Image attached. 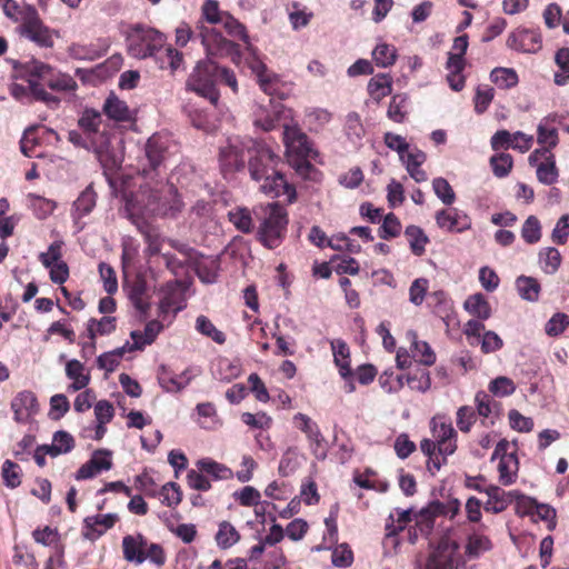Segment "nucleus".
<instances>
[{
  "mask_svg": "<svg viewBox=\"0 0 569 569\" xmlns=\"http://www.w3.org/2000/svg\"><path fill=\"white\" fill-rule=\"evenodd\" d=\"M402 224L399 218L393 213L389 212L382 219V223L378 229V236L383 240H390L400 236Z\"/></svg>",
  "mask_w": 569,
  "mask_h": 569,
  "instance_id": "obj_52",
  "label": "nucleus"
},
{
  "mask_svg": "<svg viewBox=\"0 0 569 569\" xmlns=\"http://www.w3.org/2000/svg\"><path fill=\"white\" fill-rule=\"evenodd\" d=\"M119 521L117 513L96 515L84 518L83 537L94 541L111 529Z\"/></svg>",
  "mask_w": 569,
  "mask_h": 569,
  "instance_id": "obj_19",
  "label": "nucleus"
},
{
  "mask_svg": "<svg viewBox=\"0 0 569 569\" xmlns=\"http://www.w3.org/2000/svg\"><path fill=\"white\" fill-rule=\"evenodd\" d=\"M230 222L241 232L250 233L253 230V218L247 208H238L229 212Z\"/></svg>",
  "mask_w": 569,
  "mask_h": 569,
  "instance_id": "obj_56",
  "label": "nucleus"
},
{
  "mask_svg": "<svg viewBox=\"0 0 569 569\" xmlns=\"http://www.w3.org/2000/svg\"><path fill=\"white\" fill-rule=\"evenodd\" d=\"M223 27L226 32L240 41L246 43L249 42V36L247 32V28L242 24L238 19H236L230 12H227L219 23Z\"/></svg>",
  "mask_w": 569,
  "mask_h": 569,
  "instance_id": "obj_51",
  "label": "nucleus"
},
{
  "mask_svg": "<svg viewBox=\"0 0 569 569\" xmlns=\"http://www.w3.org/2000/svg\"><path fill=\"white\" fill-rule=\"evenodd\" d=\"M397 50L393 46L381 43L372 51V59L378 67L387 68L396 62Z\"/></svg>",
  "mask_w": 569,
  "mask_h": 569,
  "instance_id": "obj_57",
  "label": "nucleus"
},
{
  "mask_svg": "<svg viewBox=\"0 0 569 569\" xmlns=\"http://www.w3.org/2000/svg\"><path fill=\"white\" fill-rule=\"evenodd\" d=\"M507 46L525 53H536L542 47V37L539 30L517 28L507 40Z\"/></svg>",
  "mask_w": 569,
  "mask_h": 569,
  "instance_id": "obj_16",
  "label": "nucleus"
},
{
  "mask_svg": "<svg viewBox=\"0 0 569 569\" xmlns=\"http://www.w3.org/2000/svg\"><path fill=\"white\" fill-rule=\"evenodd\" d=\"M133 483L134 488L147 497H158V483L147 469L134 477Z\"/></svg>",
  "mask_w": 569,
  "mask_h": 569,
  "instance_id": "obj_58",
  "label": "nucleus"
},
{
  "mask_svg": "<svg viewBox=\"0 0 569 569\" xmlns=\"http://www.w3.org/2000/svg\"><path fill=\"white\" fill-rule=\"evenodd\" d=\"M11 409L14 421L27 423L39 411L38 399L30 390L20 391L11 400Z\"/></svg>",
  "mask_w": 569,
  "mask_h": 569,
  "instance_id": "obj_17",
  "label": "nucleus"
},
{
  "mask_svg": "<svg viewBox=\"0 0 569 569\" xmlns=\"http://www.w3.org/2000/svg\"><path fill=\"white\" fill-rule=\"evenodd\" d=\"M468 46L469 42L467 34L459 36L453 40L452 52H449L447 62H449V64L452 66L457 71H463L466 67L463 56L468 49Z\"/></svg>",
  "mask_w": 569,
  "mask_h": 569,
  "instance_id": "obj_41",
  "label": "nucleus"
},
{
  "mask_svg": "<svg viewBox=\"0 0 569 569\" xmlns=\"http://www.w3.org/2000/svg\"><path fill=\"white\" fill-rule=\"evenodd\" d=\"M197 467L199 471L211 476L216 480L230 479L232 477L231 469L211 459L199 460Z\"/></svg>",
  "mask_w": 569,
  "mask_h": 569,
  "instance_id": "obj_50",
  "label": "nucleus"
},
{
  "mask_svg": "<svg viewBox=\"0 0 569 569\" xmlns=\"http://www.w3.org/2000/svg\"><path fill=\"white\" fill-rule=\"evenodd\" d=\"M490 80L500 89H511L519 82L517 72L511 68H495L490 73Z\"/></svg>",
  "mask_w": 569,
  "mask_h": 569,
  "instance_id": "obj_48",
  "label": "nucleus"
},
{
  "mask_svg": "<svg viewBox=\"0 0 569 569\" xmlns=\"http://www.w3.org/2000/svg\"><path fill=\"white\" fill-rule=\"evenodd\" d=\"M331 562L338 568H348L353 563V551L348 543H340L333 548Z\"/></svg>",
  "mask_w": 569,
  "mask_h": 569,
  "instance_id": "obj_64",
  "label": "nucleus"
},
{
  "mask_svg": "<svg viewBox=\"0 0 569 569\" xmlns=\"http://www.w3.org/2000/svg\"><path fill=\"white\" fill-rule=\"evenodd\" d=\"M194 327L200 335L210 338L218 345H223L227 340L224 332L219 330L207 316H198Z\"/></svg>",
  "mask_w": 569,
  "mask_h": 569,
  "instance_id": "obj_43",
  "label": "nucleus"
},
{
  "mask_svg": "<svg viewBox=\"0 0 569 569\" xmlns=\"http://www.w3.org/2000/svg\"><path fill=\"white\" fill-rule=\"evenodd\" d=\"M18 32L21 37L46 49L52 48L54 38L59 37L57 30L44 24L36 7L28 3L24 4L22 22L18 27Z\"/></svg>",
  "mask_w": 569,
  "mask_h": 569,
  "instance_id": "obj_9",
  "label": "nucleus"
},
{
  "mask_svg": "<svg viewBox=\"0 0 569 569\" xmlns=\"http://www.w3.org/2000/svg\"><path fill=\"white\" fill-rule=\"evenodd\" d=\"M163 326L158 320H150L147 322L143 332L132 331L131 338L134 343L131 349H142L147 345H151L158 335L162 331Z\"/></svg>",
  "mask_w": 569,
  "mask_h": 569,
  "instance_id": "obj_35",
  "label": "nucleus"
},
{
  "mask_svg": "<svg viewBox=\"0 0 569 569\" xmlns=\"http://www.w3.org/2000/svg\"><path fill=\"white\" fill-rule=\"evenodd\" d=\"M492 547V541L488 536L473 531L467 537L465 555L468 559H478L485 552L490 551Z\"/></svg>",
  "mask_w": 569,
  "mask_h": 569,
  "instance_id": "obj_30",
  "label": "nucleus"
},
{
  "mask_svg": "<svg viewBox=\"0 0 569 569\" xmlns=\"http://www.w3.org/2000/svg\"><path fill=\"white\" fill-rule=\"evenodd\" d=\"M408 97L407 94H395L389 103L387 117L397 123H402L408 114Z\"/></svg>",
  "mask_w": 569,
  "mask_h": 569,
  "instance_id": "obj_46",
  "label": "nucleus"
},
{
  "mask_svg": "<svg viewBox=\"0 0 569 569\" xmlns=\"http://www.w3.org/2000/svg\"><path fill=\"white\" fill-rule=\"evenodd\" d=\"M252 212L258 222V241L268 249L278 248L287 234L289 223L287 209L279 202H270L253 207Z\"/></svg>",
  "mask_w": 569,
  "mask_h": 569,
  "instance_id": "obj_7",
  "label": "nucleus"
},
{
  "mask_svg": "<svg viewBox=\"0 0 569 569\" xmlns=\"http://www.w3.org/2000/svg\"><path fill=\"white\" fill-rule=\"evenodd\" d=\"M159 383L160 386L167 391V392H179L182 389H184L190 381V378L186 377V373L181 375H172L164 368L160 372L159 377Z\"/></svg>",
  "mask_w": 569,
  "mask_h": 569,
  "instance_id": "obj_45",
  "label": "nucleus"
},
{
  "mask_svg": "<svg viewBox=\"0 0 569 569\" xmlns=\"http://www.w3.org/2000/svg\"><path fill=\"white\" fill-rule=\"evenodd\" d=\"M21 468L17 462L6 460L2 465L1 476L4 486L14 489L21 485Z\"/></svg>",
  "mask_w": 569,
  "mask_h": 569,
  "instance_id": "obj_59",
  "label": "nucleus"
},
{
  "mask_svg": "<svg viewBox=\"0 0 569 569\" xmlns=\"http://www.w3.org/2000/svg\"><path fill=\"white\" fill-rule=\"evenodd\" d=\"M555 62L559 68L555 73V83L565 86L569 82V48H560L555 54Z\"/></svg>",
  "mask_w": 569,
  "mask_h": 569,
  "instance_id": "obj_55",
  "label": "nucleus"
},
{
  "mask_svg": "<svg viewBox=\"0 0 569 569\" xmlns=\"http://www.w3.org/2000/svg\"><path fill=\"white\" fill-rule=\"evenodd\" d=\"M117 328V318L112 316H104L101 319L97 320L94 318H90L87 322V335L90 339L89 342L83 343V351L87 348H90L91 353H94L96 350V338L98 336H108L112 333Z\"/></svg>",
  "mask_w": 569,
  "mask_h": 569,
  "instance_id": "obj_23",
  "label": "nucleus"
},
{
  "mask_svg": "<svg viewBox=\"0 0 569 569\" xmlns=\"http://www.w3.org/2000/svg\"><path fill=\"white\" fill-rule=\"evenodd\" d=\"M196 409L199 417L203 418V420L200 421L202 428L214 429L218 425H220L217 409L212 402L198 403Z\"/></svg>",
  "mask_w": 569,
  "mask_h": 569,
  "instance_id": "obj_60",
  "label": "nucleus"
},
{
  "mask_svg": "<svg viewBox=\"0 0 569 569\" xmlns=\"http://www.w3.org/2000/svg\"><path fill=\"white\" fill-rule=\"evenodd\" d=\"M103 113L117 122H127L133 119L127 102L120 100L114 93H110L102 107Z\"/></svg>",
  "mask_w": 569,
  "mask_h": 569,
  "instance_id": "obj_26",
  "label": "nucleus"
},
{
  "mask_svg": "<svg viewBox=\"0 0 569 569\" xmlns=\"http://www.w3.org/2000/svg\"><path fill=\"white\" fill-rule=\"evenodd\" d=\"M521 237L529 244L537 243L541 239V224L536 216H529L522 224Z\"/></svg>",
  "mask_w": 569,
  "mask_h": 569,
  "instance_id": "obj_63",
  "label": "nucleus"
},
{
  "mask_svg": "<svg viewBox=\"0 0 569 569\" xmlns=\"http://www.w3.org/2000/svg\"><path fill=\"white\" fill-rule=\"evenodd\" d=\"M171 140L167 134L153 133L146 142L144 156L148 161V167L142 168L144 178L153 179L160 176V170L170 154Z\"/></svg>",
  "mask_w": 569,
  "mask_h": 569,
  "instance_id": "obj_10",
  "label": "nucleus"
},
{
  "mask_svg": "<svg viewBox=\"0 0 569 569\" xmlns=\"http://www.w3.org/2000/svg\"><path fill=\"white\" fill-rule=\"evenodd\" d=\"M201 17L197 22V38L206 53L213 57H230L234 60L240 56L239 44L224 38L213 26L219 24L228 11L221 10L217 0H204Z\"/></svg>",
  "mask_w": 569,
  "mask_h": 569,
  "instance_id": "obj_5",
  "label": "nucleus"
},
{
  "mask_svg": "<svg viewBox=\"0 0 569 569\" xmlns=\"http://www.w3.org/2000/svg\"><path fill=\"white\" fill-rule=\"evenodd\" d=\"M436 222L439 228L450 232H462L470 228L467 214H460L457 209L439 210L436 213Z\"/></svg>",
  "mask_w": 569,
  "mask_h": 569,
  "instance_id": "obj_24",
  "label": "nucleus"
},
{
  "mask_svg": "<svg viewBox=\"0 0 569 569\" xmlns=\"http://www.w3.org/2000/svg\"><path fill=\"white\" fill-rule=\"evenodd\" d=\"M392 77L389 73H378L368 82V93L376 101L380 102L383 98L391 94Z\"/></svg>",
  "mask_w": 569,
  "mask_h": 569,
  "instance_id": "obj_31",
  "label": "nucleus"
},
{
  "mask_svg": "<svg viewBox=\"0 0 569 569\" xmlns=\"http://www.w3.org/2000/svg\"><path fill=\"white\" fill-rule=\"evenodd\" d=\"M477 421V413L471 406H461L456 412V423L463 433H469Z\"/></svg>",
  "mask_w": 569,
  "mask_h": 569,
  "instance_id": "obj_62",
  "label": "nucleus"
},
{
  "mask_svg": "<svg viewBox=\"0 0 569 569\" xmlns=\"http://www.w3.org/2000/svg\"><path fill=\"white\" fill-rule=\"evenodd\" d=\"M516 287L519 296L527 301H538L541 286L533 277L520 276L516 280Z\"/></svg>",
  "mask_w": 569,
  "mask_h": 569,
  "instance_id": "obj_40",
  "label": "nucleus"
},
{
  "mask_svg": "<svg viewBox=\"0 0 569 569\" xmlns=\"http://www.w3.org/2000/svg\"><path fill=\"white\" fill-rule=\"evenodd\" d=\"M166 40L162 32L142 24L131 26L126 37L128 53L137 59L158 58Z\"/></svg>",
  "mask_w": 569,
  "mask_h": 569,
  "instance_id": "obj_8",
  "label": "nucleus"
},
{
  "mask_svg": "<svg viewBox=\"0 0 569 569\" xmlns=\"http://www.w3.org/2000/svg\"><path fill=\"white\" fill-rule=\"evenodd\" d=\"M102 122L101 113L92 108H86L78 120V126L88 138L99 132Z\"/></svg>",
  "mask_w": 569,
  "mask_h": 569,
  "instance_id": "obj_42",
  "label": "nucleus"
},
{
  "mask_svg": "<svg viewBox=\"0 0 569 569\" xmlns=\"http://www.w3.org/2000/svg\"><path fill=\"white\" fill-rule=\"evenodd\" d=\"M250 178L259 183V191L270 198L287 197L288 203L297 200V191L282 172V159L262 141L250 140L247 147Z\"/></svg>",
  "mask_w": 569,
  "mask_h": 569,
  "instance_id": "obj_1",
  "label": "nucleus"
},
{
  "mask_svg": "<svg viewBox=\"0 0 569 569\" xmlns=\"http://www.w3.org/2000/svg\"><path fill=\"white\" fill-rule=\"evenodd\" d=\"M405 237L415 256L421 257L425 254L429 238L420 227L416 224L408 226L405 230Z\"/></svg>",
  "mask_w": 569,
  "mask_h": 569,
  "instance_id": "obj_36",
  "label": "nucleus"
},
{
  "mask_svg": "<svg viewBox=\"0 0 569 569\" xmlns=\"http://www.w3.org/2000/svg\"><path fill=\"white\" fill-rule=\"evenodd\" d=\"M465 309L480 320H487L491 316V307L482 293H475L465 301Z\"/></svg>",
  "mask_w": 569,
  "mask_h": 569,
  "instance_id": "obj_39",
  "label": "nucleus"
},
{
  "mask_svg": "<svg viewBox=\"0 0 569 569\" xmlns=\"http://www.w3.org/2000/svg\"><path fill=\"white\" fill-rule=\"evenodd\" d=\"M529 164L537 168V179L550 186L558 179L559 171L556 166L555 154L549 148H538L528 158Z\"/></svg>",
  "mask_w": 569,
  "mask_h": 569,
  "instance_id": "obj_13",
  "label": "nucleus"
},
{
  "mask_svg": "<svg viewBox=\"0 0 569 569\" xmlns=\"http://www.w3.org/2000/svg\"><path fill=\"white\" fill-rule=\"evenodd\" d=\"M519 470V460L516 449L510 452L509 457L501 458L498 463L499 481L503 486H510L517 480Z\"/></svg>",
  "mask_w": 569,
  "mask_h": 569,
  "instance_id": "obj_33",
  "label": "nucleus"
},
{
  "mask_svg": "<svg viewBox=\"0 0 569 569\" xmlns=\"http://www.w3.org/2000/svg\"><path fill=\"white\" fill-rule=\"evenodd\" d=\"M24 70L30 78L37 79L28 80L31 96L51 109H57L61 99L57 94L48 92L46 87L57 93H70L78 89L77 81L69 73L42 61L31 60L26 63Z\"/></svg>",
  "mask_w": 569,
  "mask_h": 569,
  "instance_id": "obj_2",
  "label": "nucleus"
},
{
  "mask_svg": "<svg viewBox=\"0 0 569 569\" xmlns=\"http://www.w3.org/2000/svg\"><path fill=\"white\" fill-rule=\"evenodd\" d=\"M485 493L488 496V500L483 505V509L488 512L500 513L507 509L511 500L510 497L513 492H506L498 486L486 487Z\"/></svg>",
  "mask_w": 569,
  "mask_h": 569,
  "instance_id": "obj_27",
  "label": "nucleus"
},
{
  "mask_svg": "<svg viewBox=\"0 0 569 569\" xmlns=\"http://www.w3.org/2000/svg\"><path fill=\"white\" fill-rule=\"evenodd\" d=\"M158 496L161 497V503L176 508L182 501V491L177 482L169 481L158 489Z\"/></svg>",
  "mask_w": 569,
  "mask_h": 569,
  "instance_id": "obj_54",
  "label": "nucleus"
},
{
  "mask_svg": "<svg viewBox=\"0 0 569 569\" xmlns=\"http://www.w3.org/2000/svg\"><path fill=\"white\" fill-rule=\"evenodd\" d=\"M250 140L229 139L227 144L220 148L219 163L223 174L234 173L244 169V150L250 146Z\"/></svg>",
  "mask_w": 569,
  "mask_h": 569,
  "instance_id": "obj_12",
  "label": "nucleus"
},
{
  "mask_svg": "<svg viewBox=\"0 0 569 569\" xmlns=\"http://www.w3.org/2000/svg\"><path fill=\"white\" fill-rule=\"evenodd\" d=\"M111 452L108 450H96L90 460L83 463L76 473L77 480L90 479L103 470H109L112 467Z\"/></svg>",
  "mask_w": 569,
  "mask_h": 569,
  "instance_id": "obj_22",
  "label": "nucleus"
},
{
  "mask_svg": "<svg viewBox=\"0 0 569 569\" xmlns=\"http://www.w3.org/2000/svg\"><path fill=\"white\" fill-rule=\"evenodd\" d=\"M490 166L496 177L505 178L512 169V156L506 152L497 153L490 158Z\"/></svg>",
  "mask_w": 569,
  "mask_h": 569,
  "instance_id": "obj_61",
  "label": "nucleus"
},
{
  "mask_svg": "<svg viewBox=\"0 0 569 569\" xmlns=\"http://www.w3.org/2000/svg\"><path fill=\"white\" fill-rule=\"evenodd\" d=\"M538 257L545 273L553 274L560 268L562 258L558 249L553 247L543 248L539 251Z\"/></svg>",
  "mask_w": 569,
  "mask_h": 569,
  "instance_id": "obj_44",
  "label": "nucleus"
},
{
  "mask_svg": "<svg viewBox=\"0 0 569 569\" xmlns=\"http://www.w3.org/2000/svg\"><path fill=\"white\" fill-rule=\"evenodd\" d=\"M163 296L159 302L158 316L166 320L169 313L173 317L181 311L184 307L183 293L178 289L177 284L168 283L162 289Z\"/></svg>",
  "mask_w": 569,
  "mask_h": 569,
  "instance_id": "obj_20",
  "label": "nucleus"
},
{
  "mask_svg": "<svg viewBox=\"0 0 569 569\" xmlns=\"http://www.w3.org/2000/svg\"><path fill=\"white\" fill-rule=\"evenodd\" d=\"M207 59L197 62L187 78L186 88L217 107L220 99L218 82L228 86L233 93H237L238 81L233 70L220 67L212 60L213 56L207 54Z\"/></svg>",
  "mask_w": 569,
  "mask_h": 569,
  "instance_id": "obj_4",
  "label": "nucleus"
},
{
  "mask_svg": "<svg viewBox=\"0 0 569 569\" xmlns=\"http://www.w3.org/2000/svg\"><path fill=\"white\" fill-rule=\"evenodd\" d=\"M97 194L91 186H88L73 202V209L78 218L92 211L96 206Z\"/></svg>",
  "mask_w": 569,
  "mask_h": 569,
  "instance_id": "obj_53",
  "label": "nucleus"
},
{
  "mask_svg": "<svg viewBox=\"0 0 569 569\" xmlns=\"http://www.w3.org/2000/svg\"><path fill=\"white\" fill-rule=\"evenodd\" d=\"M459 549L460 546L456 540L448 537L441 538L437 548L429 556L426 569H453L455 565L458 566L456 557Z\"/></svg>",
  "mask_w": 569,
  "mask_h": 569,
  "instance_id": "obj_14",
  "label": "nucleus"
},
{
  "mask_svg": "<svg viewBox=\"0 0 569 569\" xmlns=\"http://www.w3.org/2000/svg\"><path fill=\"white\" fill-rule=\"evenodd\" d=\"M293 421L296 427L306 433L308 440L310 441L312 453L318 459H325L327 456V441L322 436L318 425L312 421L310 417L301 412L293 417Z\"/></svg>",
  "mask_w": 569,
  "mask_h": 569,
  "instance_id": "obj_15",
  "label": "nucleus"
},
{
  "mask_svg": "<svg viewBox=\"0 0 569 569\" xmlns=\"http://www.w3.org/2000/svg\"><path fill=\"white\" fill-rule=\"evenodd\" d=\"M183 209L178 189L171 183H162L160 188L141 189L137 194L126 199V210L130 218L153 216L177 218Z\"/></svg>",
  "mask_w": 569,
  "mask_h": 569,
  "instance_id": "obj_3",
  "label": "nucleus"
},
{
  "mask_svg": "<svg viewBox=\"0 0 569 569\" xmlns=\"http://www.w3.org/2000/svg\"><path fill=\"white\" fill-rule=\"evenodd\" d=\"M430 430L433 437L431 442L435 448H439L440 453H455L457 451L458 433L450 418L446 415H436L430 420Z\"/></svg>",
  "mask_w": 569,
  "mask_h": 569,
  "instance_id": "obj_11",
  "label": "nucleus"
},
{
  "mask_svg": "<svg viewBox=\"0 0 569 569\" xmlns=\"http://www.w3.org/2000/svg\"><path fill=\"white\" fill-rule=\"evenodd\" d=\"M83 371L84 367L79 360L73 359L67 362L66 375L69 379L72 380V383L69 386L70 390L78 391L89 385L90 377Z\"/></svg>",
  "mask_w": 569,
  "mask_h": 569,
  "instance_id": "obj_38",
  "label": "nucleus"
},
{
  "mask_svg": "<svg viewBox=\"0 0 569 569\" xmlns=\"http://www.w3.org/2000/svg\"><path fill=\"white\" fill-rule=\"evenodd\" d=\"M109 48V39L100 38L88 44L72 43L69 47L68 52L70 57H72L73 59L93 61L104 56L108 52Z\"/></svg>",
  "mask_w": 569,
  "mask_h": 569,
  "instance_id": "obj_21",
  "label": "nucleus"
},
{
  "mask_svg": "<svg viewBox=\"0 0 569 569\" xmlns=\"http://www.w3.org/2000/svg\"><path fill=\"white\" fill-rule=\"evenodd\" d=\"M343 129L347 138L352 142L360 141L366 133L361 117L356 111H351L346 116Z\"/></svg>",
  "mask_w": 569,
  "mask_h": 569,
  "instance_id": "obj_49",
  "label": "nucleus"
},
{
  "mask_svg": "<svg viewBox=\"0 0 569 569\" xmlns=\"http://www.w3.org/2000/svg\"><path fill=\"white\" fill-rule=\"evenodd\" d=\"M411 337L410 351L412 359L423 366H432L436 362V353L428 342L418 340L416 332L408 333Z\"/></svg>",
  "mask_w": 569,
  "mask_h": 569,
  "instance_id": "obj_32",
  "label": "nucleus"
},
{
  "mask_svg": "<svg viewBox=\"0 0 569 569\" xmlns=\"http://www.w3.org/2000/svg\"><path fill=\"white\" fill-rule=\"evenodd\" d=\"M412 520V510L407 509L402 510L400 508H396L395 512L390 513L389 518L386 522V535L387 537L397 536L401 532L408 523Z\"/></svg>",
  "mask_w": 569,
  "mask_h": 569,
  "instance_id": "obj_37",
  "label": "nucleus"
},
{
  "mask_svg": "<svg viewBox=\"0 0 569 569\" xmlns=\"http://www.w3.org/2000/svg\"><path fill=\"white\" fill-rule=\"evenodd\" d=\"M407 385L411 390L426 392L431 387L430 373L426 368L417 367L406 377Z\"/></svg>",
  "mask_w": 569,
  "mask_h": 569,
  "instance_id": "obj_47",
  "label": "nucleus"
},
{
  "mask_svg": "<svg viewBox=\"0 0 569 569\" xmlns=\"http://www.w3.org/2000/svg\"><path fill=\"white\" fill-rule=\"evenodd\" d=\"M330 346L333 353L335 365L338 367L340 376L345 379L351 377L350 348L347 342L342 339H335L330 342Z\"/></svg>",
  "mask_w": 569,
  "mask_h": 569,
  "instance_id": "obj_29",
  "label": "nucleus"
},
{
  "mask_svg": "<svg viewBox=\"0 0 569 569\" xmlns=\"http://www.w3.org/2000/svg\"><path fill=\"white\" fill-rule=\"evenodd\" d=\"M147 547V539L143 535H127L122 539L123 558L128 562L141 565L146 561L144 548Z\"/></svg>",
  "mask_w": 569,
  "mask_h": 569,
  "instance_id": "obj_25",
  "label": "nucleus"
},
{
  "mask_svg": "<svg viewBox=\"0 0 569 569\" xmlns=\"http://www.w3.org/2000/svg\"><path fill=\"white\" fill-rule=\"evenodd\" d=\"M475 405L477 418L480 417V425L485 428L493 427L499 416L500 403L486 391H478L475 396Z\"/></svg>",
  "mask_w": 569,
  "mask_h": 569,
  "instance_id": "obj_18",
  "label": "nucleus"
},
{
  "mask_svg": "<svg viewBox=\"0 0 569 569\" xmlns=\"http://www.w3.org/2000/svg\"><path fill=\"white\" fill-rule=\"evenodd\" d=\"M241 539L240 532L236 529V527L227 521L223 520L219 522L218 525V531L214 536V540L217 546L222 549H229L233 547L236 543H238Z\"/></svg>",
  "mask_w": 569,
  "mask_h": 569,
  "instance_id": "obj_34",
  "label": "nucleus"
},
{
  "mask_svg": "<svg viewBox=\"0 0 569 569\" xmlns=\"http://www.w3.org/2000/svg\"><path fill=\"white\" fill-rule=\"evenodd\" d=\"M420 450L428 458L427 470L435 476L443 466L448 463V457L452 453H440L439 448H435L431 439L425 438L420 441Z\"/></svg>",
  "mask_w": 569,
  "mask_h": 569,
  "instance_id": "obj_28",
  "label": "nucleus"
},
{
  "mask_svg": "<svg viewBox=\"0 0 569 569\" xmlns=\"http://www.w3.org/2000/svg\"><path fill=\"white\" fill-rule=\"evenodd\" d=\"M282 139L288 163L296 173L305 180L319 181L322 173L309 161L318 152L307 133L298 124H283Z\"/></svg>",
  "mask_w": 569,
  "mask_h": 569,
  "instance_id": "obj_6",
  "label": "nucleus"
}]
</instances>
